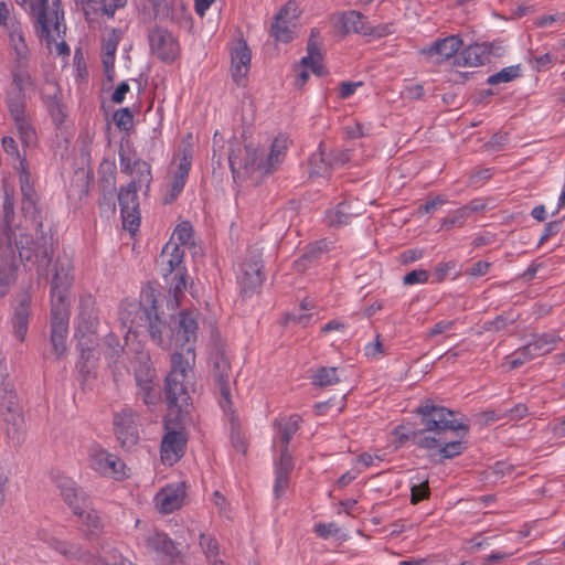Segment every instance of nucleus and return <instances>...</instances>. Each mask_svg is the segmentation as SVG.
Masks as SVG:
<instances>
[{
	"mask_svg": "<svg viewBox=\"0 0 565 565\" xmlns=\"http://www.w3.org/2000/svg\"><path fill=\"white\" fill-rule=\"evenodd\" d=\"M18 172L22 194L21 210L26 218L36 223V239L22 232L19 234L12 232L15 246L22 262L36 265L39 275H47V267L53 254V237L42 231L41 210L38 205L39 198L28 163L24 160L20 161Z\"/></svg>",
	"mask_w": 565,
	"mask_h": 565,
	"instance_id": "f257e3e1",
	"label": "nucleus"
},
{
	"mask_svg": "<svg viewBox=\"0 0 565 565\" xmlns=\"http://www.w3.org/2000/svg\"><path fill=\"white\" fill-rule=\"evenodd\" d=\"M289 140L277 136L268 147L248 142L242 148L236 140L230 142L228 163L234 179L248 180L258 185L275 173L286 158Z\"/></svg>",
	"mask_w": 565,
	"mask_h": 565,
	"instance_id": "f03ea898",
	"label": "nucleus"
},
{
	"mask_svg": "<svg viewBox=\"0 0 565 565\" xmlns=\"http://www.w3.org/2000/svg\"><path fill=\"white\" fill-rule=\"evenodd\" d=\"M416 413L420 415L423 429L412 431V440L424 449H439L444 458L459 455V441L448 440L447 431L455 434L459 426L456 425L455 413L445 407L436 406L429 401L420 405Z\"/></svg>",
	"mask_w": 565,
	"mask_h": 565,
	"instance_id": "7ed1b4c3",
	"label": "nucleus"
},
{
	"mask_svg": "<svg viewBox=\"0 0 565 565\" xmlns=\"http://www.w3.org/2000/svg\"><path fill=\"white\" fill-rule=\"evenodd\" d=\"M192 379L189 359L182 353H173L171 355V370L164 381V397L170 411L177 413V418L181 425L191 420L190 392L193 387Z\"/></svg>",
	"mask_w": 565,
	"mask_h": 565,
	"instance_id": "20e7f679",
	"label": "nucleus"
},
{
	"mask_svg": "<svg viewBox=\"0 0 565 565\" xmlns=\"http://www.w3.org/2000/svg\"><path fill=\"white\" fill-rule=\"evenodd\" d=\"M31 85L32 78L29 72H12V83L6 98L8 111L19 132L20 140L26 147L35 142V131L30 124L24 94L25 88Z\"/></svg>",
	"mask_w": 565,
	"mask_h": 565,
	"instance_id": "39448f33",
	"label": "nucleus"
},
{
	"mask_svg": "<svg viewBox=\"0 0 565 565\" xmlns=\"http://www.w3.org/2000/svg\"><path fill=\"white\" fill-rule=\"evenodd\" d=\"M99 318L92 298H84L79 303L77 316L76 337L82 356L89 360L97 344Z\"/></svg>",
	"mask_w": 565,
	"mask_h": 565,
	"instance_id": "423d86ee",
	"label": "nucleus"
},
{
	"mask_svg": "<svg viewBox=\"0 0 565 565\" xmlns=\"http://www.w3.org/2000/svg\"><path fill=\"white\" fill-rule=\"evenodd\" d=\"M156 297L152 291L141 295L140 301H126L121 303L119 320L128 328V332L138 333L140 328H146L147 322L154 315Z\"/></svg>",
	"mask_w": 565,
	"mask_h": 565,
	"instance_id": "0eeeda50",
	"label": "nucleus"
},
{
	"mask_svg": "<svg viewBox=\"0 0 565 565\" xmlns=\"http://www.w3.org/2000/svg\"><path fill=\"white\" fill-rule=\"evenodd\" d=\"M139 189L137 181L131 180L126 186H122L118 193L122 225L130 233L136 232L140 224L139 202L137 195V191Z\"/></svg>",
	"mask_w": 565,
	"mask_h": 565,
	"instance_id": "6e6552de",
	"label": "nucleus"
},
{
	"mask_svg": "<svg viewBox=\"0 0 565 565\" xmlns=\"http://www.w3.org/2000/svg\"><path fill=\"white\" fill-rule=\"evenodd\" d=\"M172 328L174 331V344L180 348H185L186 354H192L194 358V349L192 344L196 340V313L190 310L180 311L178 317L173 319Z\"/></svg>",
	"mask_w": 565,
	"mask_h": 565,
	"instance_id": "1a4fd4ad",
	"label": "nucleus"
},
{
	"mask_svg": "<svg viewBox=\"0 0 565 565\" xmlns=\"http://www.w3.org/2000/svg\"><path fill=\"white\" fill-rule=\"evenodd\" d=\"M115 433L121 447L131 449L139 440L138 414L129 407L114 415Z\"/></svg>",
	"mask_w": 565,
	"mask_h": 565,
	"instance_id": "9d476101",
	"label": "nucleus"
},
{
	"mask_svg": "<svg viewBox=\"0 0 565 565\" xmlns=\"http://www.w3.org/2000/svg\"><path fill=\"white\" fill-rule=\"evenodd\" d=\"M148 40L151 53L166 63L173 62L180 54L175 38L166 29L153 26L149 30Z\"/></svg>",
	"mask_w": 565,
	"mask_h": 565,
	"instance_id": "9b49d317",
	"label": "nucleus"
},
{
	"mask_svg": "<svg viewBox=\"0 0 565 565\" xmlns=\"http://www.w3.org/2000/svg\"><path fill=\"white\" fill-rule=\"evenodd\" d=\"M262 269V250L259 248L249 249L241 266V274L238 275V282L245 294L254 291L263 284L264 274Z\"/></svg>",
	"mask_w": 565,
	"mask_h": 565,
	"instance_id": "f8f14e48",
	"label": "nucleus"
},
{
	"mask_svg": "<svg viewBox=\"0 0 565 565\" xmlns=\"http://www.w3.org/2000/svg\"><path fill=\"white\" fill-rule=\"evenodd\" d=\"M300 10L295 1L287 2L276 14L270 33L276 41L288 43L292 40Z\"/></svg>",
	"mask_w": 565,
	"mask_h": 565,
	"instance_id": "ddd939ff",
	"label": "nucleus"
},
{
	"mask_svg": "<svg viewBox=\"0 0 565 565\" xmlns=\"http://www.w3.org/2000/svg\"><path fill=\"white\" fill-rule=\"evenodd\" d=\"M68 307H52L51 311V343L57 359L66 352V338L68 333Z\"/></svg>",
	"mask_w": 565,
	"mask_h": 565,
	"instance_id": "4468645a",
	"label": "nucleus"
},
{
	"mask_svg": "<svg viewBox=\"0 0 565 565\" xmlns=\"http://www.w3.org/2000/svg\"><path fill=\"white\" fill-rule=\"evenodd\" d=\"M459 36L450 35L436 41L434 44L423 47L420 54L431 64L440 65L450 62L456 65L458 62Z\"/></svg>",
	"mask_w": 565,
	"mask_h": 565,
	"instance_id": "2eb2a0df",
	"label": "nucleus"
},
{
	"mask_svg": "<svg viewBox=\"0 0 565 565\" xmlns=\"http://www.w3.org/2000/svg\"><path fill=\"white\" fill-rule=\"evenodd\" d=\"M89 458L90 467L103 476L115 479H122L127 476L125 462L98 446L90 449Z\"/></svg>",
	"mask_w": 565,
	"mask_h": 565,
	"instance_id": "dca6fc26",
	"label": "nucleus"
},
{
	"mask_svg": "<svg viewBox=\"0 0 565 565\" xmlns=\"http://www.w3.org/2000/svg\"><path fill=\"white\" fill-rule=\"evenodd\" d=\"M51 281L52 307L67 306L65 302L66 291L72 285V264L67 258H57L53 267Z\"/></svg>",
	"mask_w": 565,
	"mask_h": 565,
	"instance_id": "f3484780",
	"label": "nucleus"
},
{
	"mask_svg": "<svg viewBox=\"0 0 565 565\" xmlns=\"http://www.w3.org/2000/svg\"><path fill=\"white\" fill-rule=\"evenodd\" d=\"M191 161L192 151L190 147H184L179 152V162L170 172L169 190L163 199L166 204L172 203L182 192L189 175Z\"/></svg>",
	"mask_w": 565,
	"mask_h": 565,
	"instance_id": "a211bd4d",
	"label": "nucleus"
},
{
	"mask_svg": "<svg viewBox=\"0 0 565 565\" xmlns=\"http://www.w3.org/2000/svg\"><path fill=\"white\" fill-rule=\"evenodd\" d=\"M56 7H57V21H58L60 29H58V31L55 30V24L53 22H50V24L47 25V30H49L47 32L43 31L41 23L39 22V19H38V12L35 10H33L31 7V1H29L23 8L25 10H29L30 13L35 18L36 33L39 34L40 38H42V39L44 38L46 40L47 47L50 49L51 45L54 43L56 45L57 54L64 55V54L70 53V49L64 41L57 43V39H60L62 36V34L65 33L66 28H65V24L63 23V11H61V9H60V1L57 2Z\"/></svg>",
	"mask_w": 565,
	"mask_h": 565,
	"instance_id": "6ab92c4d",
	"label": "nucleus"
},
{
	"mask_svg": "<svg viewBox=\"0 0 565 565\" xmlns=\"http://www.w3.org/2000/svg\"><path fill=\"white\" fill-rule=\"evenodd\" d=\"M184 247L170 241L163 247L161 254L157 259L160 273L164 278L186 270L183 265Z\"/></svg>",
	"mask_w": 565,
	"mask_h": 565,
	"instance_id": "aec40b11",
	"label": "nucleus"
},
{
	"mask_svg": "<svg viewBox=\"0 0 565 565\" xmlns=\"http://www.w3.org/2000/svg\"><path fill=\"white\" fill-rule=\"evenodd\" d=\"M147 546L158 553L168 565H182V557L175 543L167 534L154 532L148 535Z\"/></svg>",
	"mask_w": 565,
	"mask_h": 565,
	"instance_id": "412c9836",
	"label": "nucleus"
},
{
	"mask_svg": "<svg viewBox=\"0 0 565 565\" xmlns=\"http://www.w3.org/2000/svg\"><path fill=\"white\" fill-rule=\"evenodd\" d=\"M232 57V77L238 86H245L246 76L249 72L252 53L244 40L237 42L231 52Z\"/></svg>",
	"mask_w": 565,
	"mask_h": 565,
	"instance_id": "4be33fe9",
	"label": "nucleus"
},
{
	"mask_svg": "<svg viewBox=\"0 0 565 565\" xmlns=\"http://www.w3.org/2000/svg\"><path fill=\"white\" fill-rule=\"evenodd\" d=\"M184 498V482L169 484L156 495V507L163 514L172 513L182 507Z\"/></svg>",
	"mask_w": 565,
	"mask_h": 565,
	"instance_id": "5701e85b",
	"label": "nucleus"
},
{
	"mask_svg": "<svg viewBox=\"0 0 565 565\" xmlns=\"http://www.w3.org/2000/svg\"><path fill=\"white\" fill-rule=\"evenodd\" d=\"M146 329L149 332L151 340L162 349H169L174 343L172 323H168L154 308V315L147 322Z\"/></svg>",
	"mask_w": 565,
	"mask_h": 565,
	"instance_id": "b1692460",
	"label": "nucleus"
},
{
	"mask_svg": "<svg viewBox=\"0 0 565 565\" xmlns=\"http://www.w3.org/2000/svg\"><path fill=\"white\" fill-rule=\"evenodd\" d=\"M186 439L180 430H169L161 443V460L164 465H174L184 454Z\"/></svg>",
	"mask_w": 565,
	"mask_h": 565,
	"instance_id": "393cba45",
	"label": "nucleus"
},
{
	"mask_svg": "<svg viewBox=\"0 0 565 565\" xmlns=\"http://www.w3.org/2000/svg\"><path fill=\"white\" fill-rule=\"evenodd\" d=\"M307 56L301 58V65L305 68H310L316 75L322 76L326 71L322 65L320 32L317 29L311 30L307 43Z\"/></svg>",
	"mask_w": 565,
	"mask_h": 565,
	"instance_id": "a878e982",
	"label": "nucleus"
},
{
	"mask_svg": "<svg viewBox=\"0 0 565 565\" xmlns=\"http://www.w3.org/2000/svg\"><path fill=\"white\" fill-rule=\"evenodd\" d=\"M279 451L280 456L278 461L276 462V478L274 486V493L277 499L280 498L284 494L285 490L288 488L289 475L294 469L292 456L289 452L288 448H281L279 449Z\"/></svg>",
	"mask_w": 565,
	"mask_h": 565,
	"instance_id": "bb28decb",
	"label": "nucleus"
},
{
	"mask_svg": "<svg viewBox=\"0 0 565 565\" xmlns=\"http://www.w3.org/2000/svg\"><path fill=\"white\" fill-rule=\"evenodd\" d=\"M214 374L217 381L218 390L223 401L221 402V406L223 409H226L230 406V386H228V376L231 372V363L228 358L224 353H217L214 356Z\"/></svg>",
	"mask_w": 565,
	"mask_h": 565,
	"instance_id": "cd10ccee",
	"label": "nucleus"
},
{
	"mask_svg": "<svg viewBox=\"0 0 565 565\" xmlns=\"http://www.w3.org/2000/svg\"><path fill=\"white\" fill-rule=\"evenodd\" d=\"M299 423L300 417L298 415L276 419L274 423V447L278 449L288 448L289 440L299 429Z\"/></svg>",
	"mask_w": 565,
	"mask_h": 565,
	"instance_id": "c85d7f7f",
	"label": "nucleus"
},
{
	"mask_svg": "<svg viewBox=\"0 0 565 565\" xmlns=\"http://www.w3.org/2000/svg\"><path fill=\"white\" fill-rule=\"evenodd\" d=\"M31 296L26 292L20 295L18 305L14 308L12 318V327L15 338L23 341L28 331L30 316Z\"/></svg>",
	"mask_w": 565,
	"mask_h": 565,
	"instance_id": "c756f323",
	"label": "nucleus"
},
{
	"mask_svg": "<svg viewBox=\"0 0 565 565\" xmlns=\"http://www.w3.org/2000/svg\"><path fill=\"white\" fill-rule=\"evenodd\" d=\"M10 45L15 54V66L12 72H28L29 49L20 25L12 26L10 31Z\"/></svg>",
	"mask_w": 565,
	"mask_h": 565,
	"instance_id": "7c9ffc66",
	"label": "nucleus"
},
{
	"mask_svg": "<svg viewBox=\"0 0 565 565\" xmlns=\"http://www.w3.org/2000/svg\"><path fill=\"white\" fill-rule=\"evenodd\" d=\"M491 45L487 43H476L461 51L462 66H480L490 62Z\"/></svg>",
	"mask_w": 565,
	"mask_h": 565,
	"instance_id": "2f4dec72",
	"label": "nucleus"
},
{
	"mask_svg": "<svg viewBox=\"0 0 565 565\" xmlns=\"http://www.w3.org/2000/svg\"><path fill=\"white\" fill-rule=\"evenodd\" d=\"M14 255L10 246H0V296L14 279Z\"/></svg>",
	"mask_w": 565,
	"mask_h": 565,
	"instance_id": "473e14b6",
	"label": "nucleus"
},
{
	"mask_svg": "<svg viewBox=\"0 0 565 565\" xmlns=\"http://www.w3.org/2000/svg\"><path fill=\"white\" fill-rule=\"evenodd\" d=\"M61 494L75 515L82 514V511L90 502L89 498L81 489L70 482L61 486Z\"/></svg>",
	"mask_w": 565,
	"mask_h": 565,
	"instance_id": "72a5a7b5",
	"label": "nucleus"
},
{
	"mask_svg": "<svg viewBox=\"0 0 565 565\" xmlns=\"http://www.w3.org/2000/svg\"><path fill=\"white\" fill-rule=\"evenodd\" d=\"M559 340V337L550 333L535 335L531 342L524 345V352L533 358L547 354L554 350Z\"/></svg>",
	"mask_w": 565,
	"mask_h": 565,
	"instance_id": "f704fd0d",
	"label": "nucleus"
},
{
	"mask_svg": "<svg viewBox=\"0 0 565 565\" xmlns=\"http://www.w3.org/2000/svg\"><path fill=\"white\" fill-rule=\"evenodd\" d=\"M120 40V33L117 30L108 31L103 38V64L107 76L110 78V72L114 71L115 53Z\"/></svg>",
	"mask_w": 565,
	"mask_h": 565,
	"instance_id": "c9c22d12",
	"label": "nucleus"
},
{
	"mask_svg": "<svg viewBox=\"0 0 565 565\" xmlns=\"http://www.w3.org/2000/svg\"><path fill=\"white\" fill-rule=\"evenodd\" d=\"M361 213L362 211L360 206H352L348 202H341L338 204L335 210H332L327 214V221L331 226L347 225L353 216H358Z\"/></svg>",
	"mask_w": 565,
	"mask_h": 565,
	"instance_id": "e433bc0d",
	"label": "nucleus"
},
{
	"mask_svg": "<svg viewBox=\"0 0 565 565\" xmlns=\"http://www.w3.org/2000/svg\"><path fill=\"white\" fill-rule=\"evenodd\" d=\"M340 21L345 33L355 32L367 34L371 30L365 23V18L358 11L342 13Z\"/></svg>",
	"mask_w": 565,
	"mask_h": 565,
	"instance_id": "4c0bfd02",
	"label": "nucleus"
},
{
	"mask_svg": "<svg viewBox=\"0 0 565 565\" xmlns=\"http://www.w3.org/2000/svg\"><path fill=\"white\" fill-rule=\"evenodd\" d=\"M54 548L71 559H78L83 562H93L96 559V556L75 543L57 541L54 545Z\"/></svg>",
	"mask_w": 565,
	"mask_h": 565,
	"instance_id": "58836bf2",
	"label": "nucleus"
},
{
	"mask_svg": "<svg viewBox=\"0 0 565 565\" xmlns=\"http://www.w3.org/2000/svg\"><path fill=\"white\" fill-rule=\"evenodd\" d=\"M99 556L97 561L103 565H136L128 558L124 557L116 547L111 546L108 542L99 544Z\"/></svg>",
	"mask_w": 565,
	"mask_h": 565,
	"instance_id": "ea45409f",
	"label": "nucleus"
},
{
	"mask_svg": "<svg viewBox=\"0 0 565 565\" xmlns=\"http://www.w3.org/2000/svg\"><path fill=\"white\" fill-rule=\"evenodd\" d=\"M135 380L136 382H156L157 381V374L156 370L153 369L150 356L148 353L140 352L138 353L136 358V365H135Z\"/></svg>",
	"mask_w": 565,
	"mask_h": 565,
	"instance_id": "a19ab883",
	"label": "nucleus"
},
{
	"mask_svg": "<svg viewBox=\"0 0 565 565\" xmlns=\"http://www.w3.org/2000/svg\"><path fill=\"white\" fill-rule=\"evenodd\" d=\"M121 164L124 166V171L130 173L134 179L137 181L138 188L142 185L149 186L151 182V172L150 166L145 161H135L132 166L129 163L124 164V159H121Z\"/></svg>",
	"mask_w": 565,
	"mask_h": 565,
	"instance_id": "79ce46f5",
	"label": "nucleus"
},
{
	"mask_svg": "<svg viewBox=\"0 0 565 565\" xmlns=\"http://www.w3.org/2000/svg\"><path fill=\"white\" fill-rule=\"evenodd\" d=\"M137 384V396L141 398L145 405L148 407L156 406L160 401V391L156 382H136Z\"/></svg>",
	"mask_w": 565,
	"mask_h": 565,
	"instance_id": "37998d69",
	"label": "nucleus"
},
{
	"mask_svg": "<svg viewBox=\"0 0 565 565\" xmlns=\"http://www.w3.org/2000/svg\"><path fill=\"white\" fill-rule=\"evenodd\" d=\"M77 516L89 529L90 535H99L103 532L104 522L98 512L92 507V502Z\"/></svg>",
	"mask_w": 565,
	"mask_h": 565,
	"instance_id": "c03bdc74",
	"label": "nucleus"
},
{
	"mask_svg": "<svg viewBox=\"0 0 565 565\" xmlns=\"http://www.w3.org/2000/svg\"><path fill=\"white\" fill-rule=\"evenodd\" d=\"M309 167L310 175L327 177L332 169V161L320 150L310 157Z\"/></svg>",
	"mask_w": 565,
	"mask_h": 565,
	"instance_id": "a18cd8bd",
	"label": "nucleus"
},
{
	"mask_svg": "<svg viewBox=\"0 0 565 565\" xmlns=\"http://www.w3.org/2000/svg\"><path fill=\"white\" fill-rule=\"evenodd\" d=\"M167 282L170 286V291L173 292L174 301L173 307L179 306L180 297L183 295V291L186 289V270L173 274L169 276Z\"/></svg>",
	"mask_w": 565,
	"mask_h": 565,
	"instance_id": "49530a36",
	"label": "nucleus"
},
{
	"mask_svg": "<svg viewBox=\"0 0 565 565\" xmlns=\"http://www.w3.org/2000/svg\"><path fill=\"white\" fill-rule=\"evenodd\" d=\"M337 367H320L312 377L313 385L324 387L340 381Z\"/></svg>",
	"mask_w": 565,
	"mask_h": 565,
	"instance_id": "de8ad7c7",
	"label": "nucleus"
},
{
	"mask_svg": "<svg viewBox=\"0 0 565 565\" xmlns=\"http://www.w3.org/2000/svg\"><path fill=\"white\" fill-rule=\"evenodd\" d=\"M526 415L527 407L524 404H516L507 414L497 413L494 411L486 414L487 422H495L503 418L504 416L509 417L511 420H519L524 418Z\"/></svg>",
	"mask_w": 565,
	"mask_h": 565,
	"instance_id": "09e8293b",
	"label": "nucleus"
},
{
	"mask_svg": "<svg viewBox=\"0 0 565 565\" xmlns=\"http://www.w3.org/2000/svg\"><path fill=\"white\" fill-rule=\"evenodd\" d=\"M327 244L323 242H318L313 246H311L300 259L295 263L296 269L299 271L306 270L307 264L316 260L320 254L324 250Z\"/></svg>",
	"mask_w": 565,
	"mask_h": 565,
	"instance_id": "8fccbe9b",
	"label": "nucleus"
},
{
	"mask_svg": "<svg viewBox=\"0 0 565 565\" xmlns=\"http://www.w3.org/2000/svg\"><path fill=\"white\" fill-rule=\"evenodd\" d=\"M520 76L519 65L508 66L502 68L500 72L489 76L487 79L488 84L497 85L501 83H509Z\"/></svg>",
	"mask_w": 565,
	"mask_h": 565,
	"instance_id": "3c124183",
	"label": "nucleus"
},
{
	"mask_svg": "<svg viewBox=\"0 0 565 565\" xmlns=\"http://www.w3.org/2000/svg\"><path fill=\"white\" fill-rule=\"evenodd\" d=\"M4 196H3V217L9 232H12L11 221L14 216V196L13 190L9 189L7 185L3 188Z\"/></svg>",
	"mask_w": 565,
	"mask_h": 565,
	"instance_id": "603ef678",
	"label": "nucleus"
},
{
	"mask_svg": "<svg viewBox=\"0 0 565 565\" xmlns=\"http://www.w3.org/2000/svg\"><path fill=\"white\" fill-rule=\"evenodd\" d=\"M193 230L189 222L180 223L173 232L172 239L179 241L181 247L190 244Z\"/></svg>",
	"mask_w": 565,
	"mask_h": 565,
	"instance_id": "864d4df0",
	"label": "nucleus"
},
{
	"mask_svg": "<svg viewBox=\"0 0 565 565\" xmlns=\"http://www.w3.org/2000/svg\"><path fill=\"white\" fill-rule=\"evenodd\" d=\"M105 344L107 348L106 354L113 360L119 358L124 351V347L120 344L118 338L113 333L105 337Z\"/></svg>",
	"mask_w": 565,
	"mask_h": 565,
	"instance_id": "5fc2aeb1",
	"label": "nucleus"
},
{
	"mask_svg": "<svg viewBox=\"0 0 565 565\" xmlns=\"http://www.w3.org/2000/svg\"><path fill=\"white\" fill-rule=\"evenodd\" d=\"M114 121L121 130H129L132 126V114L129 108H121L114 114Z\"/></svg>",
	"mask_w": 565,
	"mask_h": 565,
	"instance_id": "6e6d98bb",
	"label": "nucleus"
},
{
	"mask_svg": "<svg viewBox=\"0 0 565 565\" xmlns=\"http://www.w3.org/2000/svg\"><path fill=\"white\" fill-rule=\"evenodd\" d=\"M411 502L413 504L418 503L419 501L428 498L429 495V488H428V481L425 480L420 483H414L411 488Z\"/></svg>",
	"mask_w": 565,
	"mask_h": 565,
	"instance_id": "4d7b16f0",
	"label": "nucleus"
},
{
	"mask_svg": "<svg viewBox=\"0 0 565 565\" xmlns=\"http://www.w3.org/2000/svg\"><path fill=\"white\" fill-rule=\"evenodd\" d=\"M200 545L202 550L204 551L206 557L211 559L212 557H215L218 553V544L217 542L205 534L200 535Z\"/></svg>",
	"mask_w": 565,
	"mask_h": 565,
	"instance_id": "13d9d810",
	"label": "nucleus"
},
{
	"mask_svg": "<svg viewBox=\"0 0 565 565\" xmlns=\"http://www.w3.org/2000/svg\"><path fill=\"white\" fill-rule=\"evenodd\" d=\"M153 6L154 18L159 20L172 19V9L167 0H151Z\"/></svg>",
	"mask_w": 565,
	"mask_h": 565,
	"instance_id": "bf43d9fd",
	"label": "nucleus"
},
{
	"mask_svg": "<svg viewBox=\"0 0 565 565\" xmlns=\"http://www.w3.org/2000/svg\"><path fill=\"white\" fill-rule=\"evenodd\" d=\"M534 359L529 353L524 352V347L516 351L513 355L509 356L507 360V365L510 370L516 369L527 361Z\"/></svg>",
	"mask_w": 565,
	"mask_h": 565,
	"instance_id": "052dcab7",
	"label": "nucleus"
},
{
	"mask_svg": "<svg viewBox=\"0 0 565 565\" xmlns=\"http://www.w3.org/2000/svg\"><path fill=\"white\" fill-rule=\"evenodd\" d=\"M429 277V273L424 269H415L407 273L403 281L405 285L423 284L426 282Z\"/></svg>",
	"mask_w": 565,
	"mask_h": 565,
	"instance_id": "680f3d73",
	"label": "nucleus"
},
{
	"mask_svg": "<svg viewBox=\"0 0 565 565\" xmlns=\"http://www.w3.org/2000/svg\"><path fill=\"white\" fill-rule=\"evenodd\" d=\"M385 353L381 335L377 334L374 342L369 343L365 347V355L370 359H379Z\"/></svg>",
	"mask_w": 565,
	"mask_h": 565,
	"instance_id": "e2e57ef3",
	"label": "nucleus"
},
{
	"mask_svg": "<svg viewBox=\"0 0 565 565\" xmlns=\"http://www.w3.org/2000/svg\"><path fill=\"white\" fill-rule=\"evenodd\" d=\"M340 529L335 523H318L315 525V532L322 539H328L337 535Z\"/></svg>",
	"mask_w": 565,
	"mask_h": 565,
	"instance_id": "0e129e2a",
	"label": "nucleus"
},
{
	"mask_svg": "<svg viewBox=\"0 0 565 565\" xmlns=\"http://www.w3.org/2000/svg\"><path fill=\"white\" fill-rule=\"evenodd\" d=\"M445 200L441 196H437L434 200L427 201L417 209L419 215L434 213L438 207L444 204Z\"/></svg>",
	"mask_w": 565,
	"mask_h": 565,
	"instance_id": "69168bd1",
	"label": "nucleus"
},
{
	"mask_svg": "<svg viewBox=\"0 0 565 565\" xmlns=\"http://www.w3.org/2000/svg\"><path fill=\"white\" fill-rule=\"evenodd\" d=\"M563 20H564V14L556 12L554 14L542 15V17L536 18L535 24L540 28H547V26L552 25L553 23L561 22Z\"/></svg>",
	"mask_w": 565,
	"mask_h": 565,
	"instance_id": "338daca9",
	"label": "nucleus"
},
{
	"mask_svg": "<svg viewBox=\"0 0 565 565\" xmlns=\"http://www.w3.org/2000/svg\"><path fill=\"white\" fill-rule=\"evenodd\" d=\"M49 110H50L55 122L62 124L64 121L65 115L63 111V106L58 100L53 99L49 104Z\"/></svg>",
	"mask_w": 565,
	"mask_h": 565,
	"instance_id": "774afa93",
	"label": "nucleus"
}]
</instances>
